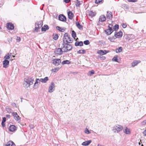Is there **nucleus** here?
Returning a JSON list of instances; mask_svg holds the SVG:
<instances>
[{
    "label": "nucleus",
    "instance_id": "obj_1",
    "mask_svg": "<svg viewBox=\"0 0 146 146\" xmlns=\"http://www.w3.org/2000/svg\"><path fill=\"white\" fill-rule=\"evenodd\" d=\"M34 78L33 77H29L24 79V85L26 88L29 87L31 85L33 84Z\"/></svg>",
    "mask_w": 146,
    "mask_h": 146
},
{
    "label": "nucleus",
    "instance_id": "obj_2",
    "mask_svg": "<svg viewBox=\"0 0 146 146\" xmlns=\"http://www.w3.org/2000/svg\"><path fill=\"white\" fill-rule=\"evenodd\" d=\"M63 40L64 43H72L73 41V39L69 37L67 33H65L64 35Z\"/></svg>",
    "mask_w": 146,
    "mask_h": 146
},
{
    "label": "nucleus",
    "instance_id": "obj_3",
    "mask_svg": "<svg viewBox=\"0 0 146 146\" xmlns=\"http://www.w3.org/2000/svg\"><path fill=\"white\" fill-rule=\"evenodd\" d=\"M63 47L62 48L63 52H68L72 48V46L70 44H69L67 43H64L63 44Z\"/></svg>",
    "mask_w": 146,
    "mask_h": 146
},
{
    "label": "nucleus",
    "instance_id": "obj_4",
    "mask_svg": "<svg viewBox=\"0 0 146 146\" xmlns=\"http://www.w3.org/2000/svg\"><path fill=\"white\" fill-rule=\"evenodd\" d=\"M123 129V127L119 125H114L113 129V130L115 133H117L121 131Z\"/></svg>",
    "mask_w": 146,
    "mask_h": 146
},
{
    "label": "nucleus",
    "instance_id": "obj_5",
    "mask_svg": "<svg viewBox=\"0 0 146 146\" xmlns=\"http://www.w3.org/2000/svg\"><path fill=\"white\" fill-rule=\"evenodd\" d=\"M43 25V21H37L35 23V31L38 32V30L41 28Z\"/></svg>",
    "mask_w": 146,
    "mask_h": 146
},
{
    "label": "nucleus",
    "instance_id": "obj_6",
    "mask_svg": "<svg viewBox=\"0 0 146 146\" xmlns=\"http://www.w3.org/2000/svg\"><path fill=\"white\" fill-rule=\"evenodd\" d=\"M112 26L111 24H109L108 26V29L105 31L107 35H110L113 32V31L111 27Z\"/></svg>",
    "mask_w": 146,
    "mask_h": 146
},
{
    "label": "nucleus",
    "instance_id": "obj_7",
    "mask_svg": "<svg viewBox=\"0 0 146 146\" xmlns=\"http://www.w3.org/2000/svg\"><path fill=\"white\" fill-rule=\"evenodd\" d=\"M61 62V60L60 59H54L52 60V63L55 66H58Z\"/></svg>",
    "mask_w": 146,
    "mask_h": 146
},
{
    "label": "nucleus",
    "instance_id": "obj_8",
    "mask_svg": "<svg viewBox=\"0 0 146 146\" xmlns=\"http://www.w3.org/2000/svg\"><path fill=\"white\" fill-rule=\"evenodd\" d=\"M55 85L54 82H52L51 83V85H50L48 89V92L49 93L53 92L54 90Z\"/></svg>",
    "mask_w": 146,
    "mask_h": 146
},
{
    "label": "nucleus",
    "instance_id": "obj_9",
    "mask_svg": "<svg viewBox=\"0 0 146 146\" xmlns=\"http://www.w3.org/2000/svg\"><path fill=\"white\" fill-rule=\"evenodd\" d=\"M14 119L19 123L21 121V118L19 117L16 112H13V113Z\"/></svg>",
    "mask_w": 146,
    "mask_h": 146
},
{
    "label": "nucleus",
    "instance_id": "obj_10",
    "mask_svg": "<svg viewBox=\"0 0 146 146\" xmlns=\"http://www.w3.org/2000/svg\"><path fill=\"white\" fill-rule=\"evenodd\" d=\"M7 28L9 30H12L14 29V25L11 23H8L6 24Z\"/></svg>",
    "mask_w": 146,
    "mask_h": 146
},
{
    "label": "nucleus",
    "instance_id": "obj_11",
    "mask_svg": "<svg viewBox=\"0 0 146 146\" xmlns=\"http://www.w3.org/2000/svg\"><path fill=\"white\" fill-rule=\"evenodd\" d=\"M58 19L59 20L63 22H65L66 20V18L63 15H59Z\"/></svg>",
    "mask_w": 146,
    "mask_h": 146
},
{
    "label": "nucleus",
    "instance_id": "obj_12",
    "mask_svg": "<svg viewBox=\"0 0 146 146\" xmlns=\"http://www.w3.org/2000/svg\"><path fill=\"white\" fill-rule=\"evenodd\" d=\"M54 52L56 54L60 55L62 54L63 51L61 48H59L56 49Z\"/></svg>",
    "mask_w": 146,
    "mask_h": 146
},
{
    "label": "nucleus",
    "instance_id": "obj_13",
    "mask_svg": "<svg viewBox=\"0 0 146 146\" xmlns=\"http://www.w3.org/2000/svg\"><path fill=\"white\" fill-rule=\"evenodd\" d=\"M9 61L8 60H5L3 62V67L4 68H7L9 66Z\"/></svg>",
    "mask_w": 146,
    "mask_h": 146
},
{
    "label": "nucleus",
    "instance_id": "obj_14",
    "mask_svg": "<svg viewBox=\"0 0 146 146\" xmlns=\"http://www.w3.org/2000/svg\"><path fill=\"white\" fill-rule=\"evenodd\" d=\"M106 19V18L104 15H101L99 18V21L100 22H103L105 21Z\"/></svg>",
    "mask_w": 146,
    "mask_h": 146
},
{
    "label": "nucleus",
    "instance_id": "obj_15",
    "mask_svg": "<svg viewBox=\"0 0 146 146\" xmlns=\"http://www.w3.org/2000/svg\"><path fill=\"white\" fill-rule=\"evenodd\" d=\"M109 52L106 50L103 51V50H99L97 51V53L101 55H104L107 53Z\"/></svg>",
    "mask_w": 146,
    "mask_h": 146
},
{
    "label": "nucleus",
    "instance_id": "obj_16",
    "mask_svg": "<svg viewBox=\"0 0 146 146\" xmlns=\"http://www.w3.org/2000/svg\"><path fill=\"white\" fill-rule=\"evenodd\" d=\"M122 33L121 31H119L118 33H115V36L116 38H120L122 36Z\"/></svg>",
    "mask_w": 146,
    "mask_h": 146
},
{
    "label": "nucleus",
    "instance_id": "obj_17",
    "mask_svg": "<svg viewBox=\"0 0 146 146\" xmlns=\"http://www.w3.org/2000/svg\"><path fill=\"white\" fill-rule=\"evenodd\" d=\"M124 133L127 134H129L131 133V131L130 129L127 127H126L123 130Z\"/></svg>",
    "mask_w": 146,
    "mask_h": 146
},
{
    "label": "nucleus",
    "instance_id": "obj_18",
    "mask_svg": "<svg viewBox=\"0 0 146 146\" xmlns=\"http://www.w3.org/2000/svg\"><path fill=\"white\" fill-rule=\"evenodd\" d=\"M92 142V141L89 140L88 141H86L83 142L82 144V145L83 146H88Z\"/></svg>",
    "mask_w": 146,
    "mask_h": 146
},
{
    "label": "nucleus",
    "instance_id": "obj_19",
    "mask_svg": "<svg viewBox=\"0 0 146 146\" xmlns=\"http://www.w3.org/2000/svg\"><path fill=\"white\" fill-rule=\"evenodd\" d=\"M68 14L69 18L70 19H72L74 16L72 12L71 11H69L68 13Z\"/></svg>",
    "mask_w": 146,
    "mask_h": 146
},
{
    "label": "nucleus",
    "instance_id": "obj_20",
    "mask_svg": "<svg viewBox=\"0 0 146 146\" xmlns=\"http://www.w3.org/2000/svg\"><path fill=\"white\" fill-rule=\"evenodd\" d=\"M5 146H15V143L11 141H8Z\"/></svg>",
    "mask_w": 146,
    "mask_h": 146
},
{
    "label": "nucleus",
    "instance_id": "obj_21",
    "mask_svg": "<svg viewBox=\"0 0 146 146\" xmlns=\"http://www.w3.org/2000/svg\"><path fill=\"white\" fill-rule=\"evenodd\" d=\"M140 62L139 60H135L131 63V66L134 67Z\"/></svg>",
    "mask_w": 146,
    "mask_h": 146
},
{
    "label": "nucleus",
    "instance_id": "obj_22",
    "mask_svg": "<svg viewBox=\"0 0 146 146\" xmlns=\"http://www.w3.org/2000/svg\"><path fill=\"white\" fill-rule=\"evenodd\" d=\"M48 80V77H46L44 78H40V81L42 83H46L47 81Z\"/></svg>",
    "mask_w": 146,
    "mask_h": 146
},
{
    "label": "nucleus",
    "instance_id": "obj_23",
    "mask_svg": "<svg viewBox=\"0 0 146 146\" xmlns=\"http://www.w3.org/2000/svg\"><path fill=\"white\" fill-rule=\"evenodd\" d=\"M9 129L10 131L13 132L16 129V127L14 125H11L9 127Z\"/></svg>",
    "mask_w": 146,
    "mask_h": 146
},
{
    "label": "nucleus",
    "instance_id": "obj_24",
    "mask_svg": "<svg viewBox=\"0 0 146 146\" xmlns=\"http://www.w3.org/2000/svg\"><path fill=\"white\" fill-rule=\"evenodd\" d=\"M40 82V79L39 80V79H36V82L34 84V88L35 89H36L37 88L38 86V84L37 85V84Z\"/></svg>",
    "mask_w": 146,
    "mask_h": 146
},
{
    "label": "nucleus",
    "instance_id": "obj_25",
    "mask_svg": "<svg viewBox=\"0 0 146 146\" xmlns=\"http://www.w3.org/2000/svg\"><path fill=\"white\" fill-rule=\"evenodd\" d=\"M49 28L47 25H45L44 26L41 28L42 31H45L47 30Z\"/></svg>",
    "mask_w": 146,
    "mask_h": 146
},
{
    "label": "nucleus",
    "instance_id": "obj_26",
    "mask_svg": "<svg viewBox=\"0 0 146 146\" xmlns=\"http://www.w3.org/2000/svg\"><path fill=\"white\" fill-rule=\"evenodd\" d=\"M75 45L76 46H82L83 45V43L82 42H76L75 44Z\"/></svg>",
    "mask_w": 146,
    "mask_h": 146
},
{
    "label": "nucleus",
    "instance_id": "obj_27",
    "mask_svg": "<svg viewBox=\"0 0 146 146\" xmlns=\"http://www.w3.org/2000/svg\"><path fill=\"white\" fill-rule=\"evenodd\" d=\"M112 14L111 12H107V17L108 19H110L112 17Z\"/></svg>",
    "mask_w": 146,
    "mask_h": 146
},
{
    "label": "nucleus",
    "instance_id": "obj_28",
    "mask_svg": "<svg viewBox=\"0 0 146 146\" xmlns=\"http://www.w3.org/2000/svg\"><path fill=\"white\" fill-rule=\"evenodd\" d=\"M11 55V53H8L5 56L4 58L5 59V60H7V59H9L10 58Z\"/></svg>",
    "mask_w": 146,
    "mask_h": 146
},
{
    "label": "nucleus",
    "instance_id": "obj_29",
    "mask_svg": "<svg viewBox=\"0 0 146 146\" xmlns=\"http://www.w3.org/2000/svg\"><path fill=\"white\" fill-rule=\"evenodd\" d=\"M70 61L68 60H65L63 61L62 62V64L63 65L65 64H70Z\"/></svg>",
    "mask_w": 146,
    "mask_h": 146
},
{
    "label": "nucleus",
    "instance_id": "obj_30",
    "mask_svg": "<svg viewBox=\"0 0 146 146\" xmlns=\"http://www.w3.org/2000/svg\"><path fill=\"white\" fill-rule=\"evenodd\" d=\"M96 13L95 12H94L92 11H90V12L89 15L91 17H93L95 16Z\"/></svg>",
    "mask_w": 146,
    "mask_h": 146
},
{
    "label": "nucleus",
    "instance_id": "obj_31",
    "mask_svg": "<svg viewBox=\"0 0 146 146\" xmlns=\"http://www.w3.org/2000/svg\"><path fill=\"white\" fill-rule=\"evenodd\" d=\"M118 56H116L114 57L113 58L112 60L113 61H115L117 62H118Z\"/></svg>",
    "mask_w": 146,
    "mask_h": 146
},
{
    "label": "nucleus",
    "instance_id": "obj_32",
    "mask_svg": "<svg viewBox=\"0 0 146 146\" xmlns=\"http://www.w3.org/2000/svg\"><path fill=\"white\" fill-rule=\"evenodd\" d=\"M56 28L57 30H59V31L61 32H63L64 31V29L62 28L61 27H59L57 26Z\"/></svg>",
    "mask_w": 146,
    "mask_h": 146
},
{
    "label": "nucleus",
    "instance_id": "obj_33",
    "mask_svg": "<svg viewBox=\"0 0 146 146\" xmlns=\"http://www.w3.org/2000/svg\"><path fill=\"white\" fill-rule=\"evenodd\" d=\"M86 52V50H78L77 52L78 53L80 54H84L85 53V52Z\"/></svg>",
    "mask_w": 146,
    "mask_h": 146
},
{
    "label": "nucleus",
    "instance_id": "obj_34",
    "mask_svg": "<svg viewBox=\"0 0 146 146\" xmlns=\"http://www.w3.org/2000/svg\"><path fill=\"white\" fill-rule=\"evenodd\" d=\"M58 35L56 34H54L53 35V39L55 40H57L58 39Z\"/></svg>",
    "mask_w": 146,
    "mask_h": 146
},
{
    "label": "nucleus",
    "instance_id": "obj_35",
    "mask_svg": "<svg viewBox=\"0 0 146 146\" xmlns=\"http://www.w3.org/2000/svg\"><path fill=\"white\" fill-rule=\"evenodd\" d=\"M122 50V48L121 47H120L118 48H117L115 50V52L116 53L121 52Z\"/></svg>",
    "mask_w": 146,
    "mask_h": 146
},
{
    "label": "nucleus",
    "instance_id": "obj_36",
    "mask_svg": "<svg viewBox=\"0 0 146 146\" xmlns=\"http://www.w3.org/2000/svg\"><path fill=\"white\" fill-rule=\"evenodd\" d=\"M76 25L78 27L79 29H81L82 28V25L80 24L78 22H77L76 23Z\"/></svg>",
    "mask_w": 146,
    "mask_h": 146
},
{
    "label": "nucleus",
    "instance_id": "obj_37",
    "mask_svg": "<svg viewBox=\"0 0 146 146\" xmlns=\"http://www.w3.org/2000/svg\"><path fill=\"white\" fill-rule=\"evenodd\" d=\"M119 28V25H115L113 27L114 30L116 31Z\"/></svg>",
    "mask_w": 146,
    "mask_h": 146
},
{
    "label": "nucleus",
    "instance_id": "obj_38",
    "mask_svg": "<svg viewBox=\"0 0 146 146\" xmlns=\"http://www.w3.org/2000/svg\"><path fill=\"white\" fill-rule=\"evenodd\" d=\"M72 36L73 38L75 39V38L76 37V34L75 32L74 31H72Z\"/></svg>",
    "mask_w": 146,
    "mask_h": 146
},
{
    "label": "nucleus",
    "instance_id": "obj_39",
    "mask_svg": "<svg viewBox=\"0 0 146 146\" xmlns=\"http://www.w3.org/2000/svg\"><path fill=\"white\" fill-rule=\"evenodd\" d=\"M95 73L94 71L93 70H92L91 71H90L89 72V74L88 75L90 76H91L92 75L94 74Z\"/></svg>",
    "mask_w": 146,
    "mask_h": 146
},
{
    "label": "nucleus",
    "instance_id": "obj_40",
    "mask_svg": "<svg viewBox=\"0 0 146 146\" xmlns=\"http://www.w3.org/2000/svg\"><path fill=\"white\" fill-rule=\"evenodd\" d=\"M81 3H80V1H78V0H76V5L77 7H79L80 5H81Z\"/></svg>",
    "mask_w": 146,
    "mask_h": 146
},
{
    "label": "nucleus",
    "instance_id": "obj_41",
    "mask_svg": "<svg viewBox=\"0 0 146 146\" xmlns=\"http://www.w3.org/2000/svg\"><path fill=\"white\" fill-rule=\"evenodd\" d=\"M85 133L87 134H88L90 133V132L88 130V129L86 128L85 130Z\"/></svg>",
    "mask_w": 146,
    "mask_h": 146
},
{
    "label": "nucleus",
    "instance_id": "obj_42",
    "mask_svg": "<svg viewBox=\"0 0 146 146\" xmlns=\"http://www.w3.org/2000/svg\"><path fill=\"white\" fill-rule=\"evenodd\" d=\"M59 69V68H54V69H53L52 70V71H53L54 72H57Z\"/></svg>",
    "mask_w": 146,
    "mask_h": 146
},
{
    "label": "nucleus",
    "instance_id": "obj_43",
    "mask_svg": "<svg viewBox=\"0 0 146 146\" xmlns=\"http://www.w3.org/2000/svg\"><path fill=\"white\" fill-rule=\"evenodd\" d=\"M84 44L86 45L89 44L90 43L89 41L88 40L84 41Z\"/></svg>",
    "mask_w": 146,
    "mask_h": 146
},
{
    "label": "nucleus",
    "instance_id": "obj_44",
    "mask_svg": "<svg viewBox=\"0 0 146 146\" xmlns=\"http://www.w3.org/2000/svg\"><path fill=\"white\" fill-rule=\"evenodd\" d=\"M102 0H96L95 1V3L97 4L100 3L102 2Z\"/></svg>",
    "mask_w": 146,
    "mask_h": 146
},
{
    "label": "nucleus",
    "instance_id": "obj_45",
    "mask_svg": "<svg viewBox=\"0 0 146 146\" xmlns=\"http://www.w3.org/2000/svg\"><path fill=\"white\" fill-rule=\"evenodd\" d=\"M146 123V120H145L143 121L141 123V125H145Z\"/></svg>",
    "mask_w": 146,
    "mask_h": 146
},
{
    "label": "nucleus",
    "instance_id": "obj_46",
    "mask_svg": "<svg viewBox=\"0 0 146 146\" xmlns=\"http://www.w3.org/2000/svg\"><path fill=\"white\" fill-rule=\"evenodd\" d=\"M21 39V38L20 37H17L16 40L17 42H20Z\"/></svg>",
    "mask_w": 146,
    "mask_h": 146
},
{
    "label": "nucleus",
    "instance_id": "obj_47",
    "mask_svg": "<svg viewBox=\"0 0 146 146\" xmlns=\"http://www.w3.org/2000/svg\"><path fill=\"white\" fill-rule=\"evenodd\" d=\"M122 26L124 28H125L127 27V25L126 24L123 23L122 24Z\"/></svg>",
    "mask_w": 146,
    "mask_h": 146
},
{
    "label": "nucleus",
    "instance_id": "obj_48",
    "mask_svg": "<svg viewBox=\"0 0 146 146\" xmlns=\"http://www.w3.org/2000/svg\"><path fill=\"white\" fill-rule=\"evenodd\" d=\"M6 118H5V117H3V120H2V122L3 123H4L6 121Z\"/></svg>",
    "mask_w": 146,
    "mask_h": 146
},
{
    "label": "nucleus",
    "instance_id": "obj_49",
    "mask_svg": "<svg viewBox=\"0 0 146 146\" xmlns=\"http://www.w3.org/2000/svg\"><path fill=\"white\" fill-rule=\"evenodd\" d=\"M129 2H135L137 1V0H127Z\"/></svg>",
    "mask_w": 146,
    "mask_h": 146
},
{
    "label": "nucleus",
    "instance_id": "obj_50",
    "mask_svg": "<svg viewBox=\"0 0 146 146\" xmlns=\"http://www.w3.org/2000/svg\"><path fill=\"white\" fill-rule=\"evenodd\" d=\"M63 1L66 3H68L70 1V0H63Z\"/></svg>",
    "mask_w": 146,
    "mask_h": 146
},
{
    "label": "nucleus",
    "instance_id": "obj_51",
    "mask_svg": "<svg viewBox=\"0 0 146 146\" xmlns=\"http://www.w3.org/2000/svg\"><path fill=\"white\" fill-rule=\"evenodd\" d=\"M29 126L30 128L31 129H33L34 127V126L32 124H30L29 125Z\"/></svg>",
    "mask_w": 146,
    "mask_h": 146
},
{
    "label": "nucleus",
    "instance_id": "obj_52",
    "mask_svg": "<svg viewBox=\"0 0 146 146\" xmlns=\"http://www.w3.org/2000/svg\"><path fill=\"white\" fill-rule=\"evenodd\" d=\"M143 133L144 136H146V129L143 132Z\"/></svg>",
    "mask_w": 146,
    "mask_h": 146
},
{
    "label": "nucleus",
    "instance_id": "obj_53",
    "mask_svg": "<svg viewBox=\"0 0 146 146\" xmlns=\"http://www.w3.org/2000/svg\"><path fill=\"white\" fill-rule=\"evenodd\" d=\"M12 105L13 106L16 107V105L15 103H13L12 104Z\"/></svg>",
    "mask_w": 146,
    "mask_h": 146
},
{
    "label": "nucleus",
    "instance_id": "obj_54",
    "mask_svg": "<svg viewBox=\"0 0 146 146\" xmlns=\"http://www.w3.org/2000/svg\"><path fill=\"white\" fill-rule=\"evenodd\" d=\"M4 0H0V4H1L3 3Z\"/></svg>",
    "mask_w": 146,
    "mask_h": 146
},
{
    "label": "nucleus",
    "instance_id": "obj_55",
    "mask_svg": "<svg viewBox=\"0 0 146 146\" xmlns=\"http://www.w3.org/2000/svg\"><path fill=\"white\" fill-rule=\"evenodd\" d=\"M1 125H2V126L3 127H5V125L4 124V123H3L2 122H1Z\"/></svg>",
    "mask_w": 146,
    "mask_h": 146
},
{
    "label": "nucleus",
    "instance_id": "obj_56",
    "mask_svg": "<svg viewBox=\"0 0 146 146\" xmlns=\"http://www.w3.org/2000/svg\"><path fill=\"white\" fill-rule=\"evenodd\" d=\"M6 116L8 118H9L10 117V115H6Z\"/></svg>",
    "mask_w": 146,
    "mask_h": 146
},
{
    "label": "nucleus",
    "instance_id": "obj_57",
    "mask_svg": "<svg viewBox=\"0 0 146 146\" xmlns=\"http://www.w3.org/2000/svg\"><path fill=\"white\" fill-rule=\"evenodd\" d=\"M108 39L109 40H110L111 41V42L113 41V39H111V38H109Z\"/></svg>",
    "mask_w": 146,
    "mask_h": 146
},
{
    "label": "nucleus",
    "instance_id": "obj_58",
    "mask_svg": "<svg viewBox=\"0 0 146 146\" xmlns=\"http://www.w3.org/2000/svg\"><path fill=\"white\" fill-rule=\"evenodd\" d=\"M126 38L128 39V40L130 39L129 38L128 36H127V38Z\"/></svg>",
    "mask_w": 146,
    "mask_h": 146
},
{
    "label": "nucleus",
    "instance_id": "obj_59",
    "mask_svg": "<svg viewBox=\"0 0 146 146\" xmlns=\"http://www.w3.org/2000/svg\"><path fill=\"white\" fill-rule=\"evenodd\" d=\"M98 146H104L102 145H100L99 144H98Z\"/></svg>",
    "mask_w": 146,
    "mask_h": 146
},
{
    "label": "nucleus",
    "instance_id": "obj_60",
    "mask_svg": "<svg viewBox=\"0 0 146 146\" xmlns=\"http://www.w3.org/2000/svg\"><path fill=\"white\" fill-rule=\"evenodd\" d=\"M13 57H15V56H13Z\"/></svg>",
    "mask_w": 146,
    "mask_h": 146
},
{
    "label": "nucleus",
    "instance_id": "obj_61",
    "mask_svg": "<svg viewBox=\"0 0 146 146\" xmlns=\"http://www.w3.org/2000/svg\"><path fill=\"white\" fill-rule=\"evenodd\" d=\"M141 146H143V144H142L141 145Z\"/></svg>",
    "mask_w": 146,
    "mask_h": 146
},
{
    "label": "nucleus",
    "instance_id": "obj_62",
    "mask_svg": "<svg viewBox=\"0 0 146 146\" xmlns=\"http://www.w3.org/2000/svg\"><path fill=\"white\" fill-rule=\"evenodd\" d=\"M21 102H22V99L21 100Z\"/></svg>",
    "mask_w": 146,
    "mask_h": 146
},
{
    "label": "nucleus",
    "instance_id": "obj_63",
    "mask_svg": "<svg viewBox=\"0 0 146 146\" xmlns=\"http://www.w3.org/2000/svg\"><path fill=\"white\" fill-rule=\"evenodd\" d=\"M139 144H140V143H139Z\"/></svg>",
    "mask_w": 146,
    "mask_h": 146
}]
</instances>
